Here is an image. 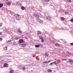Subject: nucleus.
<instances>
[{
	"instance_id": "nucleus-1",
	"label": "nucleus",
	"mask_w": 73,
	"mask_h": 73,
	"mask_svg": "<svg viewBox=\"0 0 73 73\" xmlns=\"http://www.w3.org/2000/svg\"><path fill=\"white\" fill-rule=\"evenodd\" d=\"M33 16L36 18V21H40V19L39 18L40 17V16L39 15L36 14H33Z\"/></svg>"
},
{
	"instance_id": "nucleus-2",
	"label": "nucleus",
	"mask_w": 73,
	"mask_h": 73,
	"mask_svg": "<svg viewBox=\"0 0 73 73\" xmlns=\"http://www.w3.org/2000/svg\"><path fill=\"white\" fill-rule=\"evenodd\" d=\"M15 16L16 17V19L17 20H20L21 19V17L18 14L15 15Z\"/></svg>"
},
{
	"instance_id": "nucleus-3",
	"label": "nucleus",
	"mask_w": 73,
	"mask_h": 73,
	"mask_svg": "<svg viewBox=\"0 0 73 73\" xmlns=\"http://www.w3.org/2000/svg\"><path fill=\"white\" fill-rule=\"evenodd\" d=\"M44 4H46V5L48 4V3H47V2H49L50 0H41Z\"/></svg>"
},
{
	"instance_id": "nucleus-4",
	"label": "nucleus",
	"mask_w": 73,
	"mask_h": 73,
	"mask_svg": "<svg viewBox=\"0 0 73 73\" xmlns=\"http://www.w3.org/2000/svg\"><path fill=\"white\" fill-rule=\"evenodd\" d=\"M46 19H47V20H48L49 21L52 19V17L49 16H47L46 17Z\"/></svg>"
},
{
	"instance_id": "nucleus-5",
	"label": "nucleus",
	"mask_w": 73,
	"mask_h": 73,
	"mask_svg": "<svg viewBox=\"0 0 73 73\" xmlns=\"http://www.w3.org/2000/svg\"><path fill=\"white\" fill-rule=\"evenodd\" d=\"M8 64L7 63H5L3 64V67H8Z\"/></svg>"
},
{
	"instance_id": "nucleus-6",
	"label": "nucleus",
	"mask_w": 73,
	"mask_h": 73,
	"mask_svg": "<svg viewBox=\"0 0 73 73\" xmlns=\"http://www.w3.org/2000/svg\"><path fill=\"white\" fill-rule=\"evenodd\" d=\"M68 62L71 64H73V60L72 59L70 60L69 59V60H68Z\"/></svg>"
},
{
	"instance_id": "nucleus-7",
	"label": "nucleus",
	"mask_w": 73,
	"mask_h": 73,
	"mask_svg": "<svg viewBox=\"0 0 73 73\" xmlns=\"http://www.w3.org/2000/svg\"><path fill=\"white\" fill-rule=\"evenodd\" d=\"M51 61V60H49L48 61H44L42 62V63L43 64H48V63H49V62H50Z\"/></svg>"
},
{
	"instance_id": "nucleus-8",
	"label": "nucleus",
	"mask_w": 73,
	"mask_h": 73,
	"mask_svg": "<svg viewBox=\"0 0 73 73\" xmlns=\"http://www.w3.org/2000/svg\"><path fill=\"white\" fill-rule=\"evenodd\" d=\"M21 46L22 47H25V46H26V44L25 43H23L21 44Z\"/></svg>"
},
{
	"instance_id": "nucleus-9",
	"label": "nucleus",
	"mask_w": 73,
	"mask_h": 73,
	"mask_svg": "<svg viewBox=\"0 0 73 73\" xmlns=\"http://www.w3.org/2000/svg\"><path fill=\"white\" fill-rule=\"evenodd\" d=\"M6 4L7 5H11V2H6Z\"/></svg>"
},
{
	"instance_id": "nucleus-10",
	"label": "nucleus",
	"mask_w": 73,
	"mask_h": 73,
	"mask_svg": "<svg viewBox=\"0 0 73 73\" xmlns=\"http://www.w3.org/2000/svg\"><path fill=\"white\" fill-rule=\"evenodd\" d=\"M19 42L20 43H22L23 42V40L22 39H21L19 40Z\"/></svg>"
},
{
	"instance_id": "nucleus-11",
	"label": "nucleus",
	"mask_w": 73,
	"mask_h": 73,
	"mask_svg": "<svg viewBox=\"0 0 73 73\" xmlns=\"http://www.w3.org/2000/svg\"><path fill=\"white\" fill-rule=\"evenodd\" d=\"M45 57H48L49 56V54L47 53H45L44 55Z\"/></svg>"
},
{
	"instance_id": "nucleus-12",
	"label": "nucleus",
	"mask_w": 73,
	"mask_h": 73,
	"mask_svg": "<svg viewBox=\"0 0 73 73\" xmlns=\"http://www.w3.org/2000/svg\"><path fill=\"white\" fill-rule=\"evenodd\" d=\"M14 73V70H11L9 72V73Z\"/></svg>"
},
{
	"instance_id": "nucleus-13",
	"label": "nucleus",
	"mask_w": 73,
	"mask_h": 73,
	"mask_svg": "<svg viewBox=\"0 0 73 73\" xmlns=\"http://www.w3.org/2000/svg\"><path fill=\"white\" fill-rule=\"evenodd\" d=\"M55 45L57 46H60V44L58 43H56L55 44Z\"/></svg>"
},
{
	"instance_id": "nucleus-14",
	"label": "nucleus",
	"mask_w": 73,
	"mask_h": 73,
	"mask_svg": "<svg viewBox=\"0 0 73 73\" xmlns=\"http://www.w3.org/2000/svg\"><path fill=\"white\" fill-rule=\"evenodd\" d=\"M37 35H41V33L40 31H37Z\"/></svg>"
},
{
	"instance_id": "nucleus-15",
	"label": "nucleus",
	"mask_w": 73,
	"mask_h": 73,
	"mask_svg": "<svg viewBox=\"0 0 73 73\" xmlns=\"http://www.w3.org/2000/svg\"><path fill=\"white\" fill-rule=\"evenodd\" d=\"M20 38V37H15V39L16 40H19Z\"/></svg>"
},
{
	"instance_id": "nucleus-16",
	"label": "nucleus",
	"mask_w": 73,
	"mask_h": 73,
	"mask_svg": "<svg viewBox=\"0 0 73 73\" xmlns=\"http://www.w3.org/2000/svg\"><path fill=\"white\" fill-rule=\"evenodd\" d=\"M61 20L62 21H64L65 20V18L63 17H61Z\"/></svg>"
},
{
	"instance_id": "nucleus-17",
	"label": "nucleus",
	"mask_w": 73,
	"mask_h": 73,
	"mask_svg": "<svg viewBox=\"0 0 73 73\" xmlns=\"http://www.w3.org/2000/svg\"><path fill=\"white\" fill-rule=\"evenodd\" d=\"M57 62V61H55L54 62H53V64H54L55 65H57V64H58V63Z\"/></svg>"
},
{
	"instance_id": "nucleus-18",
	"label": "nucleus",
	"mask_w": 73,
	"mask_h": 73,
	"mask_svg": "<svg viewBox=\"0 0 73 73\" xmlns=\"http://www.w3.org/2000/svg\"><path fill=\"white\" fill-rule=\"evenodd\" d=\"M4 50H7V47H5L3 48Z\"/></svg>"
},
{
	"instance_id": "nucleus-19",
	"label": "nucleus",
	"mask_w": 73,
	"mask_h": 73,
	"mask_svg": "<svg viewBox=\"0 0 73 73\" xmlns=\"http://www.w3.org/2000/svg\"><path fill=\"white\" fill-rule=\"evenodd\" d=\"M17 32H19V33H22L21 32V30H18L17 31Z\"/></svg>"
},
{
	"instance_id": "nucleus-20",
	"label": "nucleus",
	"mask_w": 73,
	"mask_h": 73,
	"mask_svg": "<svg viewBox=\"0 0 73 73\" xmlns=\"http://www.w3.org/2000/svg\"><path fill=\"white\" fill-rule=\"evenodd\" d=\"M20 4V3H19V2H17L16 3V5H18L19 6V4Z\"/></svg>"
},
{
	"instance_id": "nucleus-21",
	"label": "nucleus",
	"mask_w": 73,
	"mask_h": 73,
	"mask_svg": "<svg viewBox=\"0 0 73 73\" xmlns=\"http://www.w3.org/2000/svg\"><path fill=\"white\" fill-rule=\"evenodd\" d=\"M3 6V4L2 3H0V8H1Z\"/></svg>"
},
{
	"instance_id": "nucleus-22",
	"label": "nucleus",
	"mask_w": 73,
	"mask_h": 73,
	"mask_svg": "<svg viewBox=\"0 0 73 73\" xmlns=\"http://www.w3.org/2000/svg\"><path fill=\"white\" fill-rule=\"evenodd\" d=\"M47 72H52V70L50 69H48L47 70Z\"/></svg>"
},
{
	"instance_id": "nucleus-23",
	"label": "nucleus",
	"mask_w": 73,
	"mask_h": 73,
	"mask_svg": "<svg viewBox=\"0 0 73 73\" xmlns=\"http://www.w3.org/2000/svg\"><path fill=\"white\" fill-rule=\"evenodd\" d=\"M39 22L40 23V24H42V23H43V21L42 20H40Z\"/></svg>"
},
{
	"instance_id": "nucleus-24",
	"label": "nucleus",
	"mask_w": 73,
	"mask_h": 73,
	"mask_svg": "<svg viewBox=\"0 0 73 73\" xmlns=\"http://www.w3.org/2000/svg\"><path fill=\"white\" fill-rule=\"evenodd\" d=\"M21 9H22V10H24L25 9L24 7L23 6H22L21 7Z\"/></svg>"
},
{
	"instance_id": "nucleus-25",
	"label": "nucleus",
	"mask_w": 73,
	"mask_h": 73,
	"mask_svg": "<svg viewBox=\"0 0 73 73\" xmlns=\"http://www.w3.org/2000/svg\"><path fill=\"white\" fill-rule=\"evenodd\" d=\"M38 45L39 46V47L40 46H42V44H41V43H39Z\"/></svg>"
},
{
	"instance_id": "nucleus-26",
	"label": "nucleus",
	"mask_w": 73,
	"mask_h": 73,
	"mask_svg": "<svg viewBox=\"0 0 73 73\" xmlns=\"http://www.w3.org/2000/svg\"><path fill=\"white\" fill-rule=\"evenodd\" d=\"M66 1L69 3H71V0H66Z\"/></svg>"
},
{
	"instance_id": "nucleus-27",
	"label": "nucleus",
	"mask_w": 73,
	"mask_h": 73,
	"mask_svg": "<svg viewBox=\"0 0 73 73\" xmlns=\"http://www.w3.org/2000/svg\"><path fill=\"white\" fill-rule=\"evenodd\" d=\"M35 46L36 48H39V46H38V45H35Z\"/></svg>"
},
{
	"instance_id": "nucleus-28",
	"label": "nucleus",
	"mask_w": 73,
	"mask_h": 73,
	"mask_svg": "<svg viewBox=\"0 0 73 73\" xmlns=\"http://www.w3.org/2000/svg\"><path fill=\"white\" fill-rule=\"evenodd\" d=\"M38 37H39V38H40V39H41V40L43 38H42V37L41 36H39Z\"/></svg>"
},
{
	"instance_id": "nucleus-29",
	"label": "nucleus",
	"mask_w": 73,
	"mask_h": 73,
	"mask_svg": "<svg viewBox=\"0 0 73 73\" xmlns=\"http://www.w3.org/2000/svg\"><path fill=\"white\" fill-rule=\"evenodd\" d=\"M44 66H45V67H46L48 66V65L47 64H45Z\"/></svg>"
},
{
	"instance_id": "nucleus-30",
	"label": "nucleus",
	"mask_w": 73,
	"mask_h": 73,
	"mask_svg": "<svg viewBox=\"0 0 73 73\" xmlns=\"http://www.w3.org/2000/svg\"><path fill=\"white\" fill-rule=\"evenodd\" d=\"M22 69H23L24 70H25L26 69V68L25 67H23V68H22Z\"/></svg>"
},
{
	"instance_id": "nucleus-31",
	"label": "nucleus",
	"mask_w": 73,
	"mask_h": 73,
	"mask_svg": "<svg viewBox=\"0 0 73 73\" xmlns=\"http://www.w3.org/2000/svg\"><path fill=\"white\" fill-rule=\"evenodd\" d=\"M67 60L66 59H62V61H66Z\"/></svg>"
},
{
	"instance_id": "nucleus-32",
	"label": "nucleus",
	"mask_w": 73,
	"mask_h": 73,
	"mask_svg": "<svg viewBox=\"0 0 73 73\" xmlns=\"http://www.w3.org/2000/svg\"><path fill=\"white\" fill-rule=\"evenodd\" d=\"M41 42H44V40H43V38L41 39Z\"/></svg>"
},
{
	"instance_id": "nucleus-33",
	"label": "nucleus",
	"mask_w": 73,
	"mask_h": 73,
	"mask_svg": "<svg viewBox=\"0 0 73 73\" xmlns=\"http://www.w3.org/2000/svg\"><path fill=\"white\" fill-rule=\"evenodd\" d=\"M70 21L71 22H73V18L71 19Z\"/></svg>"
},
{
	"instance_id": "nucleus-34",
	"label": "nucleus",
	"mask_w": 73,
	"mask_h": 73,
	"mask_svg": "<svg viewBox=\"0 0 73 73\" xmlns=\"http://www.w3.org/2000/svg\"><path fill=\"white\" fill-rule=\"evenodd\" d=\"M3 40V38H0V41H1Z\"/></svg>"
},
{
	"instance_id": "nucleus-35",
	"label": "nucleus",
	"mask_w": 73,
	"mask_h": 73,
	"mask_svg": "<svg viewBox=\"0 0 73 73\" xmlns=\"http://www.w3.org/2000/svg\"><path fill=\"white\" fill-rule=\"evenodd\" d=\"M11 40H9L8 42H11Z\"/></svg>"
},
{
	"instance_id": "nucleus-36",
	"label": "nucleus",
	"mask_w": 73,
	"mask_h": 73,
	"mask_svg": "<svg viewBox=\"0 0 73 73\" xmlns=\"http://www.w3.org/2000/svg\"><path fill=\"white\" fill-rule=\"evenodd\" d=\"M53 62L49 64V65H53Z\"/></svg>"
},
{
	"instance_id": "nucleus-37",
	"label": "nucleus",
	"mask_w": 73,
	"mask_h": 73,
	"mask_svg": "<svg viewBox=\"0 0 73 73\" xmlns=\"http://www.w3.org/2000/svg\"><path fill=\"white\" fill-rule=\"evenodd\" d=\"M19 6H22V4L20 3V4H19Z\"/></svg>"
},
{
	"instance_id": "nucleus-38",
	"label": "nucleus",
	"mask_w": 73,
	"mask_h": 73,
	"mask_svg": "<svg viewBox=\"0 0 73 73\" xmlns=\"http://www.w3.org/2000/svg\"><path fill=\"white\" fill-rule=\"evenodd\" d=\"M1 25H2V23H0V27H1Z\"/></svg>"
},
{
	"instance_id": "nucleus-39",
	"label": "nucleus",
	"mask_w": 73,
	"mask_h": 73,
	"mask_svg": "<svg viewBox=\"0 0 73 73\" xmlns=\"http://www.w3.org/2000/svg\"><path fill=\"white\" fill-rule=\"evenodd\" d=\"M65 13L66 14H68V12H65Z\"/></svg>"
},
{
	"instance_id": "nucleus-40",
	"label": "nucleus",
	"mask_w": 73,
	"mask_h": 73,
	"mask_svg": "<svg viewBox=\"0 0 73 73\" xmlns=\"http://www.w3.org/2000/svg\"><path fill=\"white\" fill-rule=\"evenodd\" d=\"M70 45H73V43H70Z\"/></svg>"
},
{
	"instance_id": "nucleus-41",
	"label": "nucleus",
	"mask_w": 73,
	"mask_h": 73,
	"mask_svg": "<svg viewBox=\"0 0 73 73\" xmlns=\"http://www.w3.org/2000/svg\"><path fill=\"white\" fill-rule=\"evenodd\" d=\"M2 34V33H1V32H0V35H1Z\"/></svg>"
},
{
	"instance_id": "nucleus-42",
	"label": "nucleus",
	"mask_w": 73,
	"mask_h": 73,
	"mask_svg": "<svg viewBox=\"0 0 73 73\" xmlns=\"http://www.w3.org/2000/svg\"><path fill=\"white\" fill-rule=\"evenodd\" d=\"M54 42V41H52V43H53V44H55V43H54V42Z\"/></svg>"
},
{
	"instance_id": "nucleus-43",
	"label": "nucleus",
	"mask_w": 73,
	"mask_h": 73,
	"mask_svg": "<svg viewBox=\"0 0 73 73\" xmlns=\"http://www.w3.org/2000/svg\"><path fill=\"white\" fill-rule=\"evenodd\" d=\"M6 1H8V0H5Z\"/></svg>"
},
{
	"instance_id": "nucleus-44",
	"label": "nucleus",
	"mask_w": 73,
	"mask_h": 73,
	"mask_svg": "<svg viewBox=\"0 0 73 73\" xmlns=\"http://www.w3.org/2000/svg\"><path fill=\"white\" fill-rule=\"evenodd\" d=\"M30 33H32V32L30 31Z\"/></svg>"
}]
</instances>
